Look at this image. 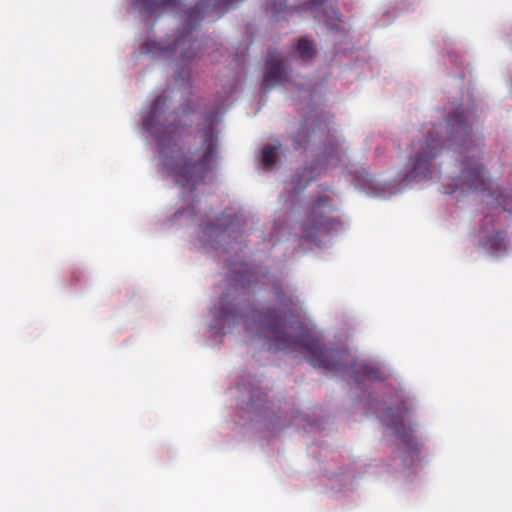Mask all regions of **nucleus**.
<instances>
[{
  "mask_svg": "<svg viewBox=\"0 0 512 512\" xmlns=\"http://www.w3.org/2000/svg\"><path fill=\"white\" fill-rule=\"evenodd\" d=\"M274 295L280 306L279 310L259 311L250 309L245 304H229L228 295L221 298L219 318L224 323H238L240 318L246 320V330H251V323L264 334L269 348L276 351L299 352L316 368L331 372H346L354 376L356 382L364 380H383L381 373L369 365H348V355L339 349L323 348L319 339L300 323L287 324L288 313L296 305L293 296L287 295L280 284H273Z\"/></svg>",
  "mask_w": 512,
  "mask_h": 512,
  "instance_id": "1",
  "label": "nucleus"
},
{
  "mask_svg": "<svg viewBox=\"0 0 512 512\" xmlns=\"http://www.w3.org/2000/svg\"><path fill=\"white\" fill-rule=\"evenodd\" d=\"M217 113L205 116L204 126L199 129L200 146L189 155L173 156L166 165L170 168L175 182L182 187H191L202 183L206 174L214 167L218 152V134L214 128Z\"/></svg>",
  "mask_w": 512,
  "mask_h": 512,
  "instance_id": "2",
  "label": "nucleus"
},
{
  "mask_svg": "<svg viewBox=\"0 0 512 512\" xmlns=\"http://www.w3.org/2000/svg\"><path fill=\"white\" fill-rule=\"evenodd\" d=\"M335 207L331 199L324 195L314 200L307 209V215L302 223L303 239L318 244L319 237L340 228L341 221L331 217Z\"/></svg>",
  "mask_w": 512,
  "mask_h": 512,
  "instance_id": "3",
  "label": "nucleus"
},
{
  "mask_svg": "<svg viewBox=\"0 0 512 512\" xmlns=\"http://www.w3.org/2000/svg\"><path fill=\"white\" fill-rule=\"evenodd\" d=\"M493 182L488 176L485 166L478 157L472 155L462 162V169L454 185L446 193H453L457 190L463 192H487L493 197L496 192L492 190Z\"/></svg>",
  "mask_w": 512,
  "mask_h": 512,
  "instance_id": "4",
  "label": "nucleus"
},
{
  "mask_svg": "<svg viewBox=\"0 0 512 512\" xmlns=\"http://www.w3.org/2000/svg\"><path fill=\"white\" fill-rule=\"evenodd\" d=\"M442 142L437 135L429 132L427 139L420 144L411 171L407 174L409 180H422L432 177L433 161L440 155Z\"/></svg>",
  "mask_w": 512,
  "mask_h": 512,
  "instance_id": "5",
  "label": "nucleus"
},
{
  "mask_svg": "<svg viewBox=\"0 0 512 512\" xmlns=\"http://www.w3.org/2000/svg\"><path fill=\"white\" fill-rule=\"evenodd\" d=\"M446 124L449 131V140L458 147L459 152L462 148L468 151L472 143V113L463 107H458L453 113L449 114Z\"/></svg>",
  "mask_w": 512,
  "mask_h": 512,
  "instance_id": "6",
  "label": "nucleus"
},
{
  "mask_svg": "<svg viewBox=\"0 0 512 512\" xmlns=\"http://www.w3.org/2000/svg\"><path fill=\"white\" fill-rule=\"evenodd\" d=\"M403 408H387L381 416L382 421L391 429L395 435L402 440L411 449L417 451V443L414 440L413 431L411 427L406 426L403 422L404 415Z\"/></svg>",
  "mask_w": 512,
  "mask_h": 512,
  "instance_id": "7",
  "label": "nucleus"
},
{
  "mask_svg": "<svg viewBox=\"0 0 512 512\" xmlns=\"http://www.w3.org/2000/svg\"><path fill=\"white\" fill-rule=\"evenodd\" d=\"M167 98L164 95H159L153 101L150 111L147 115L143 117V127L151 132L155 133V137L159 146L162 148L165 146L166 140L170 138V136L176 131L177 127H166L164 132H160L158 130H153L156 123L159 121L160 114L162 113L164 107L166 106Z\"/></svg>",
  "mask_w": 512,
  "mask_h": 512,
  "instance_id": "8",
  "label": "nucleus"
},
{
  "mask_svg": "<svg viewBox=\"0 0 512 512\" xmlns=\"http://www.w3.org/2000/svg\"><path fill=\"white\" fill-rule=\"evenodd\" d=\"M341 161L339 145L334 137H330L325 145L324 152L316 158L315 165L324 169L337 167Z\"/></svg>",
  "mask_w": 512,
  "mask_h": 512,
  "instance_id": "9",
  "label": "nucleus"
},
{
  "mask_svg": "<svg viewBox=\"0 0 512 512\" xmlns=\"http://www.w3.org/2000/svg\"><path fill=\"white\" fill-rule=\"evenodd\" d=\"M133 8L144 15H152L159 9H175L180 0H131Z\"/></svg>",
  "mask_w": 512,
  "mask_h": 512,
  "instance_id": "10",
  "label": "nucleus"
},
{
  "mask_svg": "<svg viewBox=\"0 0 512 512\" xmlns=\"http://www.w3.org/2000/svg\"><path fill=\"white\" fill-rule=\"evenodd\" d=\"M286 79V72L279 59L270 58L266 61V72L263 78V87L265 90L281 84Z\"/></svg>",
  "mask_w": 512,
  "mask_h": 512,
  "instance_id": "11",
  "label": "nucleus"
},
{
  "mask_svg": "<svg viewBox=\"0 0 512 512\" xmlns=\"http://www.w3.org/2000/svg\"><path fill=\"white\" fill-rule=\"evenodd\" d=\"M255 282V275L245 264H240L238 269H235L233 277L231 279V285L233 288H246Z\"/></svg>",
  "mask_w": 512,
  "mask_h": 512,
  "instance_id": "12",
  "label": "nucleus"
},
{
  "mask_svg": "<svg viewBox=\"0 0 512 512\" xmlns=\"http://www.w3.org/2000/svg\"><path fill=\"white\" fill-rule=\"evenodd\" d=\"M482 247L493 252L506 251L508 249L506 233L498 231L488 236L487 239L482 242Z\"/></svg>",
  "mask_w": 512,
  "mask_h": 512,
  "instance_id": "13",
  "label": "nucleus"
},
{
  "mask_svg": "<svg viewBox=\"0 0 512 512\" xmlns=\"http://www.w3.org/2000/svg\"><path fill=\"white\" fill-rule=\"evenodd\" d=\"M297 51L303 59H311L314 54V48L311 41L300 39L297 45Z\"/></svg>",
  "mask_w": 512,
  "mask_h": 512,
  "instance_id": "14",
  "label": "nucleus"
},
{
  "mask_svg": "<svg viewBox=\"0 0 512 512\" xmlns=\"http://www.w3.org/2000/svg\"><path fill=\"white\" fill-rule=\"evenodd\" d=\"M277 149L273 146H266L262 151V163L266 167H271L276 162Z\"/></svg>",
  "mask_w": 512,
  "mask_h": 512,
  "instance_id": "15",
  "label": "nucleus"
},
{
  "mask_svg": "<svg viewBox=\"0 0 512 512\" xmlns=\"http://www.w3.org/2000/svg\"><path fill=\"white\" fill-rule=\"evenodd\" d=\"M315 132L313 131L312 134L306 132V131H300L294 138V149H300L302 147L306 148L305 143H307L311 136L314 135Z\"/></svg>",
  "mask_w": 512,
  "mask_h": 512,
  "instance_id": "16",
  "label": "nucleus"
},
{
  "mask_svg": "<svg viewBox=\"0 0 512 512\" xmlns=\"http://www.w3.org/2000/svg\"><path fill=\"white\" fill-rule=\"evenodd\" d=\"M283 6H285V2L277 3L275 0H273L267 3V9L271 10L276 14L286 11V9Z\"/></svg>",
  "mask_w": 512,
  "mask_h": 512,
  "instance_id": "17",
  "label": "nucleus"
},
{
  "mask_svg": "<svg viewBox=\"0 0 512 512\" xmlns=\"http://www.w3.org/2000/svg\"><path fill=\"white\" fill-rule=\"evenodd\" d=\"M326 0H310L305 3V9H312L322 6Z\"/></svg>",
  "mask_w": 512,
  "mask_h": 512,
  "instance_id": "18",
  "label": "nucleus"
},
{
  "mask_svg": "<svg viewBox=\"0 0 512 512\" xmlns=\"http://www.w3.org/2000/svg\"><path fill=\"white\" fill-rule=\"evenodd\" d=\"M201 229L205 233H212L216 229V227L214 226V224L207 223L205 225H201Z\"/></svg>",
  "mask_w": 512,
  "mask_h": 512,
  "instance_id": "19",
  "label": "nucleus"
},
{
  "mask_svg": "<svg viewBox=\"0 0 512 512\" xmlns=\"http://www.w3.org/2000/svg\"><path fill=\"white\" fill-rule=\"evenodd\" d=\"M184 213H188V211H179L177 214L183 215Z\"/></svg>",
  "mask_w": 512,
  "mask_h": 512,
  "instance_id": "20",
  "label": "nucleus"
}]
</instances>
